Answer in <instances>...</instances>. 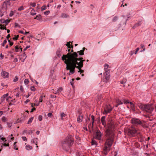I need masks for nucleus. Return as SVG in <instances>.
<instances>
[{
    "instance_id": "4be33fe9",
    "label": "nucleus",
    "mask_w": 156,
    "mask_h": 156,
    "mask_svg": "<svg viewBox=\"0 0 156 156\" xmlns=\"http://www.w3.org/2000/svg\"><path fill=\"white\" fill-rule=\"evenodd\" d=\"M110 147H108V146L106 145L104 147V150L105 152H106V153H107L109 151V148Z\"/></svg>"
},
{
    "instance_id": "79ce46f5",
    "label": "nucleus",
    "mask_w": 156,
    "mask_h": 156,
    "mask_svg": "<svg viewBox=\"0 0 156 156\" xmlns=\"http://www.w3.org/2000/svg\"><path fill=\"white\" fill-rule=\"evenodd\" d=\"M43 96L42 95H41L40 96L39 100V102H42V99H43Z\"/></svg>"
},
{
    "instance_id": "6e6d98bb",
    "label": "nucleus",
    "mask_w": 156,
    "mask_h": 156,
    "mask_svg": "<svg viewBox=\"0 0 156 156\" xmlns=\"http://www.w3.org/2000/svg\"><path fill=\"white\" fill-rule=\"evenodd\" d=\"M7 124L8 125V127L9 128H10L12 126V123L11 122L9 123L8 122H7Z\"/></svg>"
},
{
    "instance_id": "39448f33",
    "label": "nucleus",
    "mask_w": 156,
    "mask_h": 156,
    "mask_svg": "<svg viewBox=\"0 0 156 156\" xmlns=\"http://www.w3.org/2000/svg\"><path fill=\"white\" fill-rule=\"evenodd\" d=\"M101 121L102 125L104 126V127L105 128V131L108 129L110 130H111V129H114V125L111 121L108 122L107 124L106 125L105 116H103L101 118Z\"/></svg>"
},
{
    "instance_id": "ddd939ff",
    "label": "nucleus",
    "mask_w": 156,
    "mask_h": 156,
    "mask_svg": "<svg viewBox=\"0 0 156 156\" xmlns=\"http://www.w3.org/2000/svg\"><path fill=\"white\" fill-rule=\"evenodd\" d=\"M143 21L144 20L143 19L138 20L137 23H135L133 26V28L135 29L136 27H137L138 26L141 25L143 23Z\"/></svg>"
},
{
    "instance_id": "473e14b6",
    "label": "nucleus",
    "mask_w": 156,
    "mask_h": 156,
    "mask_svg": "<svg viewBox=\"0 0 156 156\" xmlns=\"http://www.w3.org/2000/svg\"><path fill=\"white\" fill-rule=\"evenodd\" d=\"M91 144L92 145H97V143L95 140H92L91 141Z\"/></svg>"
},
{
    "instance_id": "2eb2a0df",
    "label": "nucleus",
    "mask_w": 156,
    "mask_h": 156,
    "mask_svg": "<svg viewBox=\"0 0 156 156\" xmlns=\"http://www.w3.org/2000/svg\"><path fill=\"white\" fill-rule=\"evenodd\" d=\"M2 77L4 78H7L9 77V73L5 71H3L2 73Z\"/></svg>"
},
{
    "instance_id": "423d86ee",
    "label": "nucleus",
    "mask_w": 156,
    "mask_h": 156,
    "mask_svg": "<svg viewBox=\"0 0 156 156\" xmlns=\"http://www.w3.org/2000/svg\"><path fill=\"white\" fill-rule=\"evenodd\" d=\"M131 123L136 126H139L140 127H144V123L139 119L133 118L131 119Z\"/></svg>"
},
{
    "instance_id": "f3484780",
    "label": "nucleus",
    "mask_w": 156,
    "mask_h": 156,
    "mask_svg": "<svg viewBox=\"0 0 156 156\" xmlns=\"http://www.w3.org/2000/svg\"><path fill=\"white\" fill-rule=\"evenodd\" d=\"M85 49L87 50V49H86L84 47L83 48L82 50H80V51H78L76 53L77 54L78 53L80 56L83 55H84V52Z\"/></svg>"
},
{
    "instance_id": "f257e3e1",
    "label": "nucleus",
    "mask_w": 156,
    "mask_h": 156,
    "mask_svg": "<svg viewBox=\"0 0 156 156\" xmlns=\"http://www.w3.org/2000/svg\"><path fill=\"white\" fill-rule=\"evenodd\" d=\"M78 55L76 52L73 53L68 52L66 55H63L62 59L65 60L64 63L67 65H78V61H81L83 59L82 57L78 58Z\"/></svg>"
},
{
    "instance_id": "412c9836",
    "label": "nucleus",
    "mask_w": 156,
    "mask_h": 156,
    "mask_svg": "<svg viewBox=\"0 0 156 156\" xmlns=\"http://www.w3.org/2000/svg\"><path fill=\"white\" fill-rule=\"evenodd\" d=\"M38 141V139L36 138H35L34 139L31 140V142L33 143H35L36 145H37V142Z\"/></svg>"
},
{
    "instance_id": "5701e85b",
    "label": "nucleus",
    "mask_w": 156,
    "mask_h": 156,
    "mask_svg": "<svg viewBox=\"0 0 156 156\" xmlns=\"http://www.w3.org/2000/svg\"><path fill=\"white\" fill-rule=\"evenodd\" d=\"M41 15H37L34 18V19H36L37 20H41Z\"/></svg>"
},
{
    "instance_id": "3c124183",
    "label": "nucleus",
    "mask_w": 156,
    "mask_h": 156,
    "mask_svg": "<svg viewBox=\"0 0 156 156\" xmlns=\"http://www.w3.org/2000/svg\"><path fill=\"white\" fill-rule=\"evenodd\" d=\"M42 115H39L38 119L40 121H41L42 120Z\"/></svg>"
},
{
    "instance_id": "603ef678",
    "label": "nucleus",
    "mask_w": 156,
    "mask_h": 156,
    "mask_svg": "<svg viewBox=\"0 0 156 156\" xmlns=\"http://www.w3.org/2000/svg\"><path fill=\"white\" fill-rule=\"evenodd\" d=\"M140 46H141V48L143 49V51H144L145 50V46H144V45L142 44H141Z\"/></svg>"
},
{
    "instance_id": "5fc2aeb1",
    "label": "nucleus",
    "mask_w": 156,
    "mask_h": 156,
    "mask_svg": "<svg viewBox=\"0 0 156 156\" xmlns=\"http://www.w3.org/2000/svg\"><path fill=\"white\" fill-rule=\"evenodd\" d=\"M118 19V17L116 16H115L113 19L112 21L113 22L116 21Z\"/></svg>"
},
{
    "instance_id": "6ab92c4d",
    "label": "nucleus",
    "mask_w": 156,
    "mask_h": 156,
    "mask_svg": "<svg viewBox=\"0 0 156 156\" xmlns=\"http://www.w3.org/2000/svg\"><path fill=\"white\" fill-rule=\"evenodd\" d=\"M138 106L142 110L144 111L145 108V105H144L142 104H138Z\"/></svg>"
},
{
    "instance_id": "58836bf2",
    "label": "nucleus",
    "mask_w": 156,
    "mask_h": 156,
    "mask_svg": "<svg viewBox=\"0 0 156 156\" xmlns=\"http://www.w3.org/2000/svg\"><path fill=\"white\" fill-rule=\"evenodd\" d=\"M29 81L28 79H25L24 81V82L25 84L26 85L28 84L29 83Z\"/></svg>"
},
{
    "instance_id": "7c9ffc66",
    "label": "nucleus",
    "mask_w": 156,
    "mask_h": 156,
    "mask_svg": "<svg viewBox=\"0 0 156 156\" xmlns=\"http://www.w3.org/2000/svg\"><path fill=\"white\" fill-rule=\"evenodd\" d=\"M63 88L62 87L59 88L57 91V93H58V94H59V93L61 92L62 91Z\"/></svg>"
},
{
    "instance_id": "a878e982",
    "label": "nucleus",
    "mask_w": 156,
    "mask_h": 156,
    "mask_svg": "<svg viewBox=\"0 0 156 156\" xmlns=\"http://www.w3.org/2000/svg\"><path fill=\"white\" fill-rule=\"evenodd\" d=\"M26 148L27 150H30L32 149V147L30 145H27L26 146Z\"/></svg>"
},
{
    "instance_id": "e433bc0d",
    "label": "nucleus",
    "mask_w": 156,
    "mask_h": 156,
    "mask_svg": "<svg viewBox=\"0 0 156 156\" xmlns=\"http://www.w3.org/2000/svg\"><path fill=\"white\" fill-rule=\"evenodd\" d=\"M84 61H85V60L83 59L82 60L78 62V65H80L81 64L82 65V66H83V62Z\"/></svg>"
},
{
    "instance_id": "2f4dec72",
    "label": "nucleus",
    "mask_w": 156,
    "mask_h": 156,
    "mask_svg": "<svg viewBox=\"0 0 156 156\" xmlns=\"http://www.w3.org/2000/svg\"><path fill=\"white\" fill-rule=\"evenodd\" d=\"M66 116V115L63 112L61 113V119L62 120L63 119V118L64 117H65Z\"/></svg>"
},
{
    "instance_id": "4468645a",
    "label": "nucleus",
    "mask_w": 156,
    "mask_h": 156,
    "mask_svg": "<svg viewBox=\"0 0 156 156\" xmlns=\"http://www.w3.org/2000/svg\"><path fill=\"white\" fill-rule=\"evenodd\" d=\"M138 141L141 142H143L144 139V136L141 134L139 133L138 136Z\"/></svg>"
},
{
    "instance_id": "f03ea898",
    "label": "nucleus",
    "mask_w": 156,
    "mask_h": 156,
    "mask_svg": "<svg viewBox=\"0 0 156 156\" xmlns=\"http://www.w3.org/2000/svg\"><path fill=\"white\" fill-rule=\"evenodd\" d=\"M114 129L111 130L108 129L105 132V137L106 138L105 145L111 147L114 141L115 134L114 132Z\"/></svg>"
},
{
    "instance_id": "bf43d9fd",
    "label": "nucleus",
    "mask_w": 156,
    "mask_h": 156,
    "mask_svg": "<svg viewBox=\"0 0 156 156\" xmlns=\"http://www.w3.org/2000/svg\"><path fill=\"white\" fill-rule=\"evenodd\" d=\"M30 47V45H27V46L24 49L23 51H25L27 50V49L28 48H29Z\"/></svg>"
},
{
    "instance_id": "6e6552de",
    "label": "nucleus",
    "mask_w": 156,
    "mask_h": 156,
    "mask_svg": "<svg viewBox=\"0 0 156 156\" xmlns=\"http://www.w3.org/2000/svg\"><path fill=\"white\" fill-rule=\"evenodd\" d=\"M137 130L133 126L130 127L128 130V133L130 135L134 136L137 133Z\"/></svg>"
},
{
    "instance_id": "49530a36",
    "label": "nucleus",
    "mask_w": 156,
    "mask_h": 156,
    "mask_svg": "<svg viewBox=\"0 0 156 156\" xmlns=\"http://www.w3.org/2000/svg\"><path fill=\"white\" fill-rule=\"evenodd\" d=\"M19 37V35L15 36V37H13L12 39L14 40H16L18 39V38Z\"/></svg>"
},
{
    "instance_id": "774afa93",
    "label": "nucleus",
    "mask_w": 156,
    "mask_h": 156,
    "mask_svg": "<svg viewBox=\"0 0 156 156\" xmlns=\"http://www.w3.org/2000/svg\"><path fill=\"white\" fill-rule=\"evenodd\" d=\"M30 101V100L29 99H27L25 101V103L26 104L27 103L29 102Z\"/></svg>"
},
{
    "instance_id": "7ed1b4c3",
    "label": "nucleus",
    "mask_w": 156,
    "mask_h": 156,
    "mask_svg": "<svg viewBox=\"0 0 156 156\" xmlns=\"http://www.w3.org/2000/svg\"><path fill=\"white\" fill-rule=\"evenodd\" d=\"M83 67L82 65H67V64L66 66V69L67 70H69V73L71 74H73L75 72V68H77L79 69L78 71V73H80V74L84 72V70L81 69V68Z\"/></svg>"
},
{
    "instance_id": "680f3d73",
    "label": "nucleus",
    "mask_w": 156,
    "mask_h": 156,
    "mask_svg": "<svg viewBox=\"0 0 156 156\" xmlns=\"http://www.w3.org/2000/svg\"><path fill=\"white\" fill-rule=\"evenodd\" d=\"M74 80V79H72V81H70V83L71 84V85H72V86H73V81Z\"/></svg>"
},
{
    "instance_id": "b1692460",
    "label": "nucleus",
    "mask_w": 156,
    "mask_h": 156,
    "mask_svg": "<svg viewBox=\"0 0 156 156\" xmlns=\"http://www.w3.org/2000/svg\"><path fill=\"white\" fill-rule=\"evenodd\" d=\"M9 95L8 93H7L6 94H4L3 95L2 97V101H3L5 99H6V98Z\"/></svg>"
},
{
    "instance_id": "72a5a7b5",
    "label": "nucleus",
    "mask_w": 156,
    "mask_h": 156,
    "mask_svg": "<svg viewBox=\"0 0 156 156\" xmlns=\"http://www.w3.org/2000/svg\"><path fill=\"white\" fill-rule=\"evenodd\" d=\"M26 55L24 52L23 53L22 55V56H23V58L24 57L23 61V62L24 61L25 59L26 58L27 56Z\"/></svg>"
},
{
    "instance_id": "dca6fc26",
    "label": "nucleus",
    "mask_w": 156,
    "mask_h": 156,
    "mask_svg": "<svg viewBox=\"0 0 156 156\" xmlns=\"http://www.w3.org/2000/svg\"><path fill=\"white\" fill-rule=\"evenodd\" d=\"M83 118V115L80 114L78 116L77 118V122L78 123H80L82 121V119Z\"/></svg>"
},
{
    "instance_id": "a19ab883",
    "label": "nucleus",
    "mask_w": 156,
    "mask_h": 156,
    "mask_svg": "<svg viewBox=\"0 0 156 156\" xmlns=\"http://www.w3.org/2000/svg\"><path fill=\"white\" fill-rule=\"evenodd\" d=\"M30 90L31 91H35L36 90V89L35 88L34 86H32L30 87Z\"/></svg>"
},
{
    "instance_id": "de8ad7c7",
    "label": "nucleus",
    "mask_w": 156,
    "mask_h": 156,
    "mask_svg": "<svg viewBox=\"0 0 156 156\" xmlns=\"http://www.w3.org/2000/svg\"><path fill=\"white\" fill-rule=\"evenodd\" d=\"M108 67V65L107 64H105L104 66V68L105 69H107Z\"/></svg>"
},
{
    "instance_id": "69168bd1",
    "label": "nucleus",
    "mask_w": 156,
    "mask_h": 156,
    "mask_svg": "<svg viewBox=\"0 0 156 156\" xmlns=\"http://www.w3.org/2000/svg\"><path fill=\"white\" fill-rule=\"evenodd\" d=\"M13 15V12L12 11H11V12L9 14V16H12Z\"/></svg>"
},
{
    "instance_id": "c85d7f7f",
    "label": "nucleus",
    "mask_w": 156,
    "mask_h": 156,
    "mask_svg": "<svg viewBox=\"0 0 156 156\" xmlns=\"http://www.w3.org/2000/svg\"><path fill=\"white\" fill-rule=\"evenodd\" d=\"M73 41L72 42L69 41L66 44V46H68V48H71V44L70 43H72Z\"/></svg>"
},
{
    "instance_id": "9d476101",
    "label": "nucleus",
    "mask_w": 156,
    "mask_h": 156,
    "mask_svg": "<svg viewBox=\"0 0 156 156\" xmlns=\"http://www.w3.org/2000/svg\"><path fill=\"white\" fill-rule=\"evenodd\" d=\"M123 102H124V104H128L129 103V102L127 100H126L125 99L122 98L121 100H120L119 99H118L116 100V102L117 104H119V105H122L123 104Z\"/></svg>"
},
{
    "instance_id": "13d9d810",
    "label": "nucleus",
    "mask_w": 156,
    "mask_h": 156,
    "mask_svg": "<svg viewBox=\"0 0 156 156\" xmlns=\"http://www.w3.org/2000/svg\"><path fill=\"white\" fill-rule=\"evenodd\" d=\"M15 27H20V25H19L18 23H15Z\"/></svg>"
},
{
    "instance_id": "1a4fd4ad",
    "label": "nucleus",
    "mask_w": 156,
    "mask_h": 156,
    "mask_svg": "<svg viewBox=\"0 0 156 156\" xmlns=\"http://www.w3.org/2000/svg\"><path fill=\"white\" fill-rule=\"evenodd\" d=\"M112 109V108L111 107L110 105H108L105 106V107L103 114H107L109 113Z\"/></svg>"
},
{
    "instance_id": "ea45409f",
    "label": "nucleus",
    "mask_w": 156,
    "mask_h": 156,
    "mask_svg": "<svg viewBox=\"0 0 156 156\" xmlns=\"http://www.w3.org/2000/svg\"><path fill=\"white\" fill-rule=\"evenodd\" d=\"M47 8L45 5H43L41 7V11H43L46 9Z\"/></svg>"
},
{
    "instance_id": "0e129e2a",
    "label": "nucleus",
    "mask_w": 156,
    "mask_h": 156,
    "mask_svg": "<svg viewBox=\"0 0 156 156\" xmlns=\"http://www.w3.org/2000/svg\"><path fill=\"white\" fill-rule=\"evenodd\" d=\"M22 138L23 141H27V138L26 137H25V136H22Z\"/></svg>"
},
{
    "instance_id": "09e8293b",
    "label": "nucleus",
    "mask_w": 156,
    "mask_h": 156,
    "mask_svg": "<svg viewBox=\"0 0 156 156\" xmlns=\"http://www.w3.org/2000/svg\"><path fill=\"white\" fill-rule=\"evenodd\" d=\"M7 40L5 39V40H4L3 42V43L2 44V45L3 46H4L6 44V43H7Z\"/></svg>"
},
{
    "instance_id": "8fccbe9b",
    "label": "nucleus",
    "mask_w": 156,
    "mask_h": 156,
    "mask_svg": "<svg viewBox=\"0 0 156 156\" xmlns=\"http://www.w3.org/2000/svg\"><path fill=\"white\" fill-rule=\"evenodd\" d=\"M18 79H19V78H18V77L17 76H16L15 77V78H14V80H13V81L14 82H16L18 80Z\"/></svg>"
},
{
    "instance_id": "052dcab7",
    "label": "nucleus",
    "mask_w": 156,
    "mask_h": 156,
    "mask_svg": "<svg viewBox=\"0 0 156 156\" xmlns=\"http://www.w3.org/2000/svg\"><path fill=\"white\" fill-rule=\"evenodd\" d=\"M8 41L9 42V44L10 46H12L13 45V43L12 42L10 41L9 40H8Z\"/></svg>"
},
{
    "instance_id": "bb28decb",
    "label": "nucleus",
    "mask_w": 156,
    "mask_h": 156,
    "mask_svg": "<svg viewBox=\"0 0 156 156\" xmlns=\"http://www.w3.org/2000/svg\"><path fill=\"white\" fill-rule=\"evenodd\" d=\"M126 82V78H123L122 80L120 81V83L122 84L125 83Z\"/></svg>"
},
{
    "instance_id": "338daca9",
    "label": "nucleus",
    "mask_w": 156,
    "mask_h": 156,
    "mask_svg": "<svg viewBox=\"0 0 156 156\" xmlns=\"http://www.w3.org/2000/svg\"><path fill=\"white\" fill-rule=\"evenodd\" d=\"M47 115L48 117H51L52 115V114L51 113H49Z\"/></svg>"
},
{
    "instance_id": "4c0bfd02",
    "label": "nucleus",
    "mask_w": 156,
    "mask_h": 156,
    "mask_svg": "<svg viewBox=\"0 0 156 156\" xmlns=\"http://www.w3.org/2000/svg\"><path fill=\"white\" fill-rule=\"evenodd\" d=\"M17 142H15L13 144V146L14 147V149L17 150L18 149V148H16V144Z\"/></svg>"
},
{
    "instance_id": "0eeeda50",
    "label": "nucleus",
    "mask_w": 156,
    "mask_h": 156,
    "mask_svg": "<svg viewBox=\"0 0 156 156\" xmlns=\"http://www.w3.org/2000/svg\"><path fill=\"white\" fill-rule=\"evenodd\" d=\"M154 110V107L152 105H145V108L144 111L151 113Z\"/></svg>"
},
{
    "instance_id": "c03bdc74",
    "label": "nucleus",
    "mask_w": 156,
    "mask_h": 156,
    "mask_svg": "<svg viewBox=\"0 0 156 156\" xmlns=\"http://www.w3.org/2000/svg\"><path fill=\"white\" fill-rule=\"evenodd\" d=\"M30 5L31 6H32L33 7H34L36 6V4L35 3H34H34L31 2L30 3Z\"/></svg>"
},
{
    "instance_id": "c756f323",
    "label": "nucleus",
    "mask_w": 156,
    "mask_h": 156,
    "mask_svg": "<svg viewBox=\"0 0 156 156\" xmlns=\"http://www.w3.org/2000/svg\"><path fill=\"white\" fill-rule=\"evenodd\" d=\"M0 26L1 27L0 29L1 30H6V27L4 26V25H2V24L0 25Z\"/></svg>"
},
{
    "instance_id": "a211bd4d",
    "label": "nucleus",
    "mask_w": 156,
    "mask_h": 156,
    "mask_svg": "<svg viewBox=\"0 0 156 156\" xmlns=\"http://www.w3.org/2000/svg\"><path fill=\"white\" fill-rule=\"evenodd\" d=\"M65 139H67V140H71L74 142V139L72 138V135H69Z\"/></svg>"
},
{
    "instance_id": "393cba45",
    "label": "nucleus",
    "mask_w": 156,
    "mask_h": 156,
    "mask_svg": "<svg viewBox=\"0 0 156 156\" xmlns=\"http://www.w3.org/2000/svg\"><path fill=\"white\" fill-rule=\"evenodd\" d=\"M92 120V128H93V125H94V117L93 115H92L91 116Z\"/></svg>"
},
{
    "instance_id": "9b49d317",
    "label": "nucleus",
    "mask_w": 156,
    "mask_h": 156,
    "mask_svg": "<svg viewBox=\"0 0 156 156\" xmlns=\"http://www.w3.org/2000/svg\"><path fill=\"white\" fill-rule=\"evenodd\" d=\"M102 133L100 130H98L95 134V139L100 140L101 139Z\"/></svg>"
},
{
    "instance_id": "c9c22d12",
    "label": "nucleus",
    "mask_w": 156,
    "mask_h": 156,
    "mask_svg": "<svg viewBox=\"0 0 156 156\" xmlns=\"http://www.w3.org/2000/svg\"><path fill=\"white\" fill-rule=\"evenodd\" d=\"M10 22V21L8 19H7L6 20H4V23L6 25H7Z\"/></svg>"
},
{
    "instance_id": "f704fd0d",
    "label": "nucleus",
    "mask_w": 156,
    "mask_h": 156,
    "mask_svg": "<svg viewBox=\"0 0 156 156\" xmlns=\"http://www.w3.org/2000/svg\"><path fill=\"white\" fill-rule=\"evenodd\" d=\"M68 16H69L68 15L65 13L63 14L61 16L62 17L64 18H66Z\"/></svg>"
},
{
    "instance_id": "20e7f679",
    "label": "nucleus",
    "mask_w": 156,
    "mask_h": 156,
    "mask_svg": "<svg viewBox=\"0 0 156 156\" xmlns=\"http://www.w3.org/2000/svg\"><path fill=\"white\" fill-rule=\"evenodd\" d=\"M74 143L71 140H67V139H64L62 141V147L64 150L68 151Z\"/></svg>"
},
{
    "instance_id": "cd10ccee",
    "label": "nucleus",
    "mask_w": 156,
    "mask_h": 156,
    "mask_svg": "<svg viewBox=\"0 0 156 156\" xmlns=\"http://www.w3.org/2000/svg\"><path fill=\"white\" fill-rule=\"evenodd\" d=\"M34 117H31L29 119L28 122H27V124H30L31 123Z\"/></svg>"
},
{
    "instance_id": "aec40b11",
    "label": "nucleus",
    "mask_w": 156,
    "mask_h": 156,
    "mask_svg": "<svg viewBox=\"0 0 156 156\" xmlns=\"http://www.w3.org/2000/svg\"><path fill=\"white\" fill-rule=\"evenodd\" d=\"M10 1H11V0L5 1L4 2V5H5L6 7L8 5H10L11 4V2H10Z\"/></svg>"
},
{
    "instance_id": "37998d69",
    "label": "nucleus",
    "mask_w": 156,
    "mask_h": 156,
    "mask_svg": "<svg viewBox=\"0 0 156 156\" xmlns=\"http://www.w3.org/2000/svg\"><path fill=\"white\" fill-rule=\"evenodd\" d=\"M2 121L5 122L7 121V119L5 117H3L2 118Z\"/></svg>"
},
{
    "instance_id": "e2e57ef3",
    "label": "nucleus",
    "mask_w": 156,
    "mask_h": 156,
    "mask_svg": "<svg viewBox=\"0 0 156 156\" xmlns=\"http://www.w3.org/2000/svg\"><path fill=\"white\" fill-rule=\"evenodd\" d=\"M20 90L22 92H23L24 91L23 88L22 86H20Z\"/></svg>"
},
{
    "instance_id": "f8f14e48",
    "label": "nucleus",
    "mask_w": 156,
    "mask_h": 156,
    "mask_svg": "<svg viewBox=\"0 0 156 156\" xmlns=\"http://www.w3.org/2000/svg\"><path fill=\"white\" fill-rule=\"evenodd\" d=\"M105 80L104 81L107 83L108 82V81L110 79V76L109 74V72L108 71H106L105 72Z\"/></svg>"
},
{
    "instance_id": "864d4df0",
    "label": "nucleus",
    "mask_w": 156,
    "mask_h": 156,
    "mask_svg": "<svg viewBox=\"0 0 156 156\" xmlns=\"http://www.w3.org/2000/svg\"><path fill=\"white\" fill-rule=\"evenodd\" d=\"M24 9L23 6H21L18 9V11H21Z\"/></svg>"
},
{
    "instance_id": "4d7b16f0",
    "label": "nucleus",
    "mask_w": 156,
    "mask_h": 156,
    "mask_svg": "<svg viewBox=\"0 0 156 156\" xmlns=\"http://www.w3.org/2000/svg\"><path fill=\"white\" fill-rule=\"evenodd\" d=\"M50 12L49 11H46L44 12V14L45 15H48Z\"/></svg>"
},
{
    "instance_id": "a18cd8bd",
    "label": "nucleus",
    "mask_w": 156,
    "mask_h": 156,
    "mask_svg": "<svg viewBox=\"0 0 156 156\" xmlns=\"http://www.w3.org/2000/svg\"><path fill=\"white\" fill-rule=\"evenodd\" d=\"M15 51L16 52L19 51V48L17 46H16L15 47Z\"/></svg>"
}]
</instances>
